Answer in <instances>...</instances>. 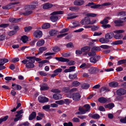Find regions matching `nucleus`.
Returning a JSON list of instances; mask_svg holds the SVG:
<instances>
[{
  "mask_svg": "<svg viewBox=\"0 0 126 126\" xmlns=\"http://www.w3.org/2000/svg\"><path fill=\"white\" fill-rule=\"evenodd\" d=\"M34 57L29 56L26 57V59H28V61L26 65V67L28 68H32L34 67V65L33 63L35 62V61L34 59Z\"/></svg>",
  "mask_w": 126,
  "mask_h": 126,
  "instance_id": "f257e3e1",
  "label": "nucleus"
},
{
  "mask_svg": "<svg viewBox=\"0 0 126 126\" xmlns=\"http://www.w3.org/2000/svg\"><path fill=\"white\" fill-rule=\"evenodd\" d=\"M63 13V11H54L50 14V15H52L50 17L51 20L53 22H54L56 21L58 19V16L56 15L59 14H62Z\"/></svg>",
  "mask_w": 126,
  "mask_h": 126,
  "instance_id": "f03ea898",
  "label": "nucleus"
},
{
  "mask_svg": "<svg viewBox=\"0 0 126 126\" xmlns=\"http://www.w3.org/2000/svg\"><path fill=\"white\" fill-rule=\"evenodd\" d=\"M55 59L60 62H67V64L69 65H73L75 63V62L74 61H69L68 59L62 57H56Z\"/></svg>",
  "mask_w": 126,
  "mask_h": 126,
  "instance_id": "7ed1b4c3",
  "label": "nucleus"
},
{
  "mask_svg": "<svg viewBox=\"0 0 126 126\" xmlns=\"http://www.w3.org/2000/svg\"><path fill=\"white\" fill-rule=\"evenodd\" d=\"M67 96L70 98H72L75 101H79L81 97V95L79 93H74L71 95L69 94H68Z\"/></svg>",
  "mask_w": 126,
  "mask_h": 126,
  "instance_id": "20e7f679",
  "label": "nucleus"
},
{
  "mask_svg": "<svg viewBox=\"0 0 126 126\" xmlns=\"http://www.w3.org/2000/svg\"><path fill=\"white\" fill-rule=\"evenodd\" d=\"M23 111L22 109L17 111L16 113L17 114L15 115L16 117L14 119V121L15 122H16L20 120L22 117L23 116V115H21V114L23 113Z\"/></svg>",
  "mask_w": 126,
  "mask_h": 126,
  "instance_id": "39448f33",
  "label": "nucleus"
},
{
  "mask_svg": "<svg viewBox=\"0 0 126 126\" xmlns=\"http://www.w3.org/2000/svg\"><path fill=\"white\" fill-rule=\"evenodd\" d=\"M81 108L82 109L83 113H85L87 112H89L90 110L91 107L90 105L88 104H86L84 105L82 107H81Z\"/></svg>",
  "mask_w": 126,
  "mask_h": 126,
  "instance_id": "423d86ee",
  "label": "nucleus"
},
{
  "mask_svg": "<svg viewBox=\"0 0 126 126\" xmlns=\"http://www.w3.org/2000/svg\"><path fill=\"white\" fill-rule=\"evenodd\" d=\"M90 18L87 16L85 17L80 21V23L82 25L90 24Z\"/></svg>",
  "mask_w": 126,
  "mask_h": 126,
  "instance_id": "0eeeda50",
  "label": "nucleus"
},
{
  "mask_svg": "<svg viewBox=\"0 0 126 126\" xmlns=\"http://www.w3.org/2000/svg\"><path fill=\"white\" fill-rule=\"evenodd\" d=\"M100 58V57L99 56H95L91 57L89 59L90 62L94 64L96 63L98 61Z\"/></svg>",
  "mask_w": 126,
  "mask_h": 126,
  "instance_id": "6e6552de",
  "label": "nucleus"
},
{
  "mask_svg": "<svg viewBox=\"0 0 126 126\" xmlns=\"http://www.w3.org/2000/svg\"><path fill=\"white\" fill-rule=\"evenodd\" d=\"M40 90L41 91L47 90L49 88V87L46 83H42L40 85Z\"/></svg>",
  "mask_w": 126,
  "mask_h": 126,
  "instance_id": "1a4fd4ad",
  "label": "nucleus"
},
{
  "mask_svg": "<svg viewBox=\"0 0 126 126\" xmlns=\"http://www.w3.org/2000/svg\"><path fill=\"white\" fill-rule=\"evenodd\" d=\"M99 71L97 67H91L88 70L89 73L91 74L96 73Z\"/></svg>",
  "mask_w": 126,
  "mask_h": 126,
  "instance_id": "9d476101",
  "label": "nucleus"
},
{
  "mask_svg": "<svg viewBox=\"0 0 126 126\" xmlns=\"http://www.w3.org/2000/svg\"><path fill=\"white\" fill-rule=\"evenodd\" d=\"M116 94L118 95L121 96L123 95L126 93V90L120 88L117 90L116 91Z\"/></svg>",
  "mask_w": 126,
  "mask_h": 126,
  "instance_id": "9b49d317",
  "label": "nucleus"
},
{
  "mask_svg": "<svg viewBox=\"0 0 126 126\" xmlns=\"http://www.w3.org/2000/svg\"><path fill=\"white\" fill-rule=\"evenodd\" d=\"M34 36L36 38H40L42 35V32L39 30H36L33 33Z\"/></svg>",
  "mask_w": 126,
  "mask_h": 126,
  "instance_id": "f8f14e48",
  "label": "nucleus"
},
{
  "mask_svg": "<svg viewBox=\"0 0 126 126\" xmlns=\"http://www.w3.org/2000/svg\"><path fill=\"white\" fill-rule=\"evenodd\" d=\"M84 1L83 0H76L74 2V5L77 6H81L84 3Z\"/></svg>",
  "mask_w": 126,
  "mask_h": 126,
  "instance_id": "ddd939ff",
  "label": "nucleus"
},
{
  "mask_svg": "<svg viewBox=\"0 0 126 126\" xmlns=\"http://www.w3.org/2000/svg\"><path fill=\"white\" fill-rule=\"evenodd\" d=\"M38 100L39 102L41 103H45L48 101V98L45 97L39 96L38 97Z\"/></svg>",
  "mask_w": 126,
  "mask_h": 126,
  "instance_id": "4468645a",
  "label": "nucleus"
},
{
  "mask_svg": "<svg viewBox=\"0 0 126 126\" xmlns=\"http://www.w3.org/2000/svg\"><path fill=\"white\" fill-rule=\"evenodd\" d=\"M114 35L112 32H110L106 33L105 35V38L107 40L111 39Z\"/></svg>",
  "mask_w": 126,
  "mask_h": 126,
  "instance_id": "2eb2a0df",
  "label": "nucleus"
},
{
  "mask_svg": "<svg viewBox=\"0 0 126 126\" xmlns=\"http://www.w3.org/2000/svg\"><path fill=\"white\" fill-rule=\"evenodd\" d=\"M36 8V5H26L25 8V9L28 10H32Z\"/></svg>",
  "mask_w": 126,
  "mask_h": 126,
  "instance_id": "dca6fc26",
  "label": "nucleus"
},
{
  "mask_svg": "<svg viewBox=\"0 0 126 126\" xmlns=\"http://www.w3.org/2000/svg\"><path fill=\"white\" fill-rule=\"evenodd\" d=\"M91 47L90 46H87L83 47L81 48V50L82 52H87L90 50Z\"/></svg>",
  "mask_w": 126,
  "mask_h": 126,
  "instance_id": "f3484780",
  "label": "nucleus"
},
{
  "mask_svg": "<svg viewBox=\"0 0 126 126\" xmlns=\"http://www.w3.org/2000/svg\"><path fill=\"white\" fill-rule=\"evenodd\" d=\"M53 6V5L48 3H45L43 5V8L47 9L51 8Z\"/></svg>",
  "mask_w": 126,
  "mask_h": 126,
  "instance_id": "a211bd4d",
  "label": "nucleus"
},
{
  "mask_svg": "<svg viewBox=\"0 0 126 126\" xmlns=\"http://www.w3.org/2000/svg\"><path fill=\"white\" fill-rule=\"evenodd\" d=\"M25 10L26 11L20 14V15H23L25 16H26L30 15L32 13V11L31 10H27V9Z\"/></svg>",
  "mask_w": 126,
  "mask_h": 126,
  "instance_id": "6ab92c4d",
  "label": "nucleus"
},
{
  "mask_svg": "<svg viewBox=\"0 0 126 126\" xmlns=\"http://www.w3.org/2000/svg\"><path fill=\"white\" fill-rule=\"evenodd\" d=\"M36 114V112L35 111H33L32 113L30 115L29 117V120H32L35 118Z\"/></svg>",
  "mask_w": 126,
  "mask_h": 126,
  "instance_id": "aec40b11",
  "label": "nucleus"
},
{
  "mask_svg": "<svg viewBox=\"0 0 126 126\" xmlns=\"http://www.w3.org/2000/svg\"><path fill=\"white\" fill-rule=\"evenodd\" d=\"M109 86L110 87H117L118 86V83L116 81H112L109 84Z\"/></svg>",
  "mask_w": 126,
  "mask_h": 126,
  "instance_id": "412c9836",
  "label": "nucleus"
},
{
  "mask_svg": "<svg viewBox=\"0 0 126 126\" xmlns=\"http://www.w3.org/2000/svg\"><path fill=\"white\" fill-rule=\"evenodd\" d=\"M57 32V31L55 29L50 30L49 32V34L51 36H53L56 35Z\"/></svg>",
  "mask_w": 126,
  "mask_h": 126,
  "instance_id": "4be33fe9",
  "label": "nucleus"
},
{
  "mask_svg": "<svg viewBox=\"0 0 126 126\" xmlns=\"http://www.w3.org/2000/svg\"><path fill=\"white\" fill-rule=\"evenodd\" d=\"M53 98L55 100H58L61 99L62 96L60 94H54L53 95Z\"/></svg>",
  "mask_w": 126,
  "mask_h": 126,
  "instance_id": "5701e85b",
  "label": "nucleus"
},
{
  "mask_svg": "<svg viewBox=\"0 0 126 126\" xmlns=\"http://www.w3.org/2000/svg\"><path fill=\"white\" fill-rule=\"evenodd\" d=\"M114 106V104L112 103L105 105L104 106V107L105 108H108L110 110L112 109Z\"/></svg>",
  "mask_w": 126,
  "mask_h": 126,
  "instance_id": "b1692460",
  "label": "nucleus"
},
{
  "mask_svg": "<svg viewBox=\"0 0 126 126\" xmlns=\"http://www.w3.org/2000/svg\"><path fill=\"white\" fill-rule=\"evenodd\" d=\"M98 101L101 103H105L107 101V99L105 97H101L99 98Z\"/></svg>",
  "mask_w": 126,
  "mask_h": 126,
  "instance_id": "393cba45",
  "label": "nucleus"
},
{
  "mask_svg": "<svg viewBox=\"0 0 126 126\" xmlns=\"http://www.w3.org/2000/svg\"><path fill=\"white\" fill-rule=\"evenodd\" d=\"M28 38L27 36L24 35L21 36L20 40L22 41L23 43H25L28 41Z\"/></svg>",
  "mask_w": 126,
  "mask_h": 126,
  "instance_id": "a878e982",
  "label": "nucleus"
},
{
  "mask_svg": "<svg viewBox=\"0 0 126 126\" xmlns=\"http://www.w3.org/2000/svg\"><path fill=\"white\" fill-rule=\"evenodd\" d=\"M69 9L72 11H78L79 9V8L77 6H72L70 7Z\"/></svg>",
  "mask_w": 126,
  "mask_h": 126,
  "instance_id": "bb28decb",
  "label": "nucleus"
},
{
  "mask_svg": "<svg viewBox=\"0 0 126 126\" xmlns=\"http://www.w3.org/2000/svg\"><path fill=\"white\" fill-rule=\"evenodd\" d=\"M73 26H70V27L71 28H74L79 26L80 25L79 23L77 21H75L73 23Z\"/></svg>",
  "mask_w": 126,
  "mask_h": 126,
  "instance_id": "cd10ccee",
  "label": "nucleus"
},
{
  "mask_svg": "<svg viewBox=\"0 0 126 126\" xmlns=\"http://www.w3.org/2000/svg\"><path fill=\"white\" fill-rule=\"evenodd\" d=\"M90 87V85L88 83H84L81 85V87L83 89H87Z\"/></svg>",
  "mask_w": 126,
  "mask_h": 126,
  "instance_id": "c85d7f7f",
  "label": "nucleus"
},
{
  "mask_svg": "<svg viewBox=\"0 0 126 126\" xmlns=\"http://www.w3.org/2000/svg\"><path fill=\"white\" fill-rule=\"evenodd\" d=\"M123 36L122 34H117L114 36V37L116 39H119L122 38Z\"/></svg>",
  "mask_w": 126,
  "mask_h": 126,
  "instance_id": "c756f323",
  "label": "nucleus"
},
{
  "mask_svg": "<svg viewBox=\"0 0 126 126\" xmlns=\"http://www.w3.org/2000/svg\"><path fill=\"white\" fill-rule=\"evenodd\" d=\"M50 26V25L49 23H46L43 24L42 27V28L43 29H47L49 28Z\"/></svg>",
  "mask_w": 126,
  "mask_h": 126,
  "instance_id": "7c9ffc66",
  "label": "nucleus"
},
{
  "mask_svg": "<svg viewBox=\"0 0 126 126\" xmlns=\"http://www.w3.org/2000/svg\"><path fill=\"white\" fill-rule=\"evenodd\" d=\"M45 43V41L44 40H42L38 41L37 43V46H42Z\"/></svg>",
  "mask_w": 126,
  "mask_h": 126,
  "instance_id": "2f4dec72",
  "label": "nucleus"
},
{
  "mask_svg": "<svg viewBox=\"0 0 126 126\" xmlns=\"http://www.w3.org/2000/svg\"><path fill=\"white\" fill-rule=\"evenodd\" d=\"M80 84V83L77 81H73L72 84L73 86L77 87L79 86Z\"/></svg>",
  "mask_w": 126,
  "mask_h": 126,
  "instance_id": "473e14b6",
  "label": "nucleus"
},
{
  "mask_svg": "<svg viewBox=\"0 0 126 126\" xmlns=\"http://www.w3.org/2000/svg\"><path fill=\"white\" fill-rule=\"evenodd\" d=\"M99 41L101 43H107L109 41V40H107L106 38L105 39L103 38H102L99 39Z\"/></svg>",
  "mask_w": 126,
  "mask_h": 126,
  "instance_id": "72a5a7b5",
  "label": "nucleus"
},
{
  "mask_svg": "<svg viewBox=\"0 0 126 126\" xmlns=\"http://www.w3.org/2000/svg\"><path fill=\"white\" fill-rule=\"evenodd\" d=\"M123 41L121 40H119L115 41L112 43V44L113 45H118L123 44Z\"/></svg>",
  "mask_w": 126,
  "mask_h": 126,
  "instance_id": "f704fd0d",
  "label": "nucleus"
},
{
  "mask_svg": "<svg viewBox=\"0 0 126 126\" xmlns=\"http://www.w3.org/2000/svg\"><path fill=\"white\" fill-rule=\"evenodd\" d=\"M88 54L89 56L90 57L94 56H95L96 55L95 52L94 51H92V49L91 50V51L88 52Z\"/></svg>",
  "mask_w": 126,
  "mask_h": 126,
  "instance_id": "c9c22d12",
  "label": "nucleus"
},
{
  "mask_svg": "<svg viewBox=\"0 0 126 126\" xmlns=\"http://www.w3.org/2000/svg\"><path fill=\"white\" fill-rule=\"evenodd\" d=\"M78 110L79 111L76 112L75 113L76 114H84V113H83V111L82 110V109L81 108L80 106L79 107Z\"/></svg>",
  "mask_w": 126,
  "mask_h": 126,
  "instance_id": "e433bc0d",
  "label": "nucleus"
},
{
  "mask_svg": "<svg viewBox=\"0 0 126 126\" xmlns=\"http://www.w3.org/2000/svg\"><path fill=\"white\" fill-rule=\"evenodd\" d=\"M46 49L47 48L45 47H41L39 49V53H41L43 51L46 50Z\"/></svg>",
  "mask_w": 126,
  "mask_h": 126,
  "instance_id": "4c0bfd02",
  "label": "nucleus"
},
{
  "mask_svg": "<svg viewBox=\"0 0 126 126\" xmlns=\"http://www.w3.org/2000/svg\"><path fill=\"white\" fill-rule=\"evenodd\" d=\"M91 117L94 119H97L100 118V116L98 114H94L93 115L91 116Z\"/></svg>",
  "mask_w": 126,
  "mask_h": 126,
  "instance_id": "58836bf2",
  "label": "nucleus"
},
{
  "mask_svg": "<svg viewBox=\"0 0 126 126\" xmlns=\"http://www.w3.org/2000/svg\"><path fill=\"white\" fill-rule=\"evenodd\" d=\"M8 116L7 115L4 117L3 118H0V124L3 122L6 121L8 119Z\"/></svg>",
  "mask_w": 126,
  "mask_h": 126,
  "instance_id": "ea45409f",
  "label": "nucleus"
},
{
  "mask_svg": "<svg viewBox=\"0 0 126 126\" xmlns=\"http://www.w3.org/2000/svg\"><path fill=\"white\" fill-rule=\"evenodd\" d=\"M126 13L125 11L119 12L117 13V15L118 16H123L126 15Z\"/></svg>",
  "mask_w": 126,
  "mask_h": 126,
  "instance_id": "a19ab883",
  "label": "nucleus"
},
{
  "mask_svg": "<svg viewBox=\"0 0 126 126\" xmlns=\"http://www.w3.org/2000/svg\"><path fill=\"white\" fill-rule=\"evenodd\" d=\"M77 76V74H75L73 75H69V77L70 79H75Z\"/></svg>",
  "mask_w": 126,
  "mask_h": 126,
  "instance_id": "79ce46f5",
  "label": "nucleus"
},
{
  "mask_svg": "<svg viewBox=\"0 0 126 126\" xmlns=\"http://www.w3.org/2000/svg\"><path fill=\"white\" fill-rule=\"evenodd\" d=\"M125 31L123 30H119L114 31H113V32L115 33L120 34L124 33Z\"/></svg>",
  "mask_w": 126,
  "mask_h": 126,
  "instance_id": "37998d69",
  "label": "nucleus"
},
{
  "mask_svg": "<svg viewBox=\"0 0 126 126\" xmlns=\"http://www.w3.org/2000/svg\"><path fill=\"white\" fill-rule=\"evenodd\" d=\"M55 103L57 104L60 105H62L65 103L64 101L62 100L56 101H55Z\"/></svg>",
  "mask_w": 126,
  "mask_h": 126,
  "instance_id": "c03bdc74",
  "label": "nucleus"
},
{
  "mask_svg": "<svg viewBox=\"0 0 126 126\" xmlns=\"http://www.w3.org/2000/svg\"><path fill=\"white\" fill-rule=\"evenodd\" d=\"M126 63V59H123L118 61L117 62V65H120Z\"/></svg>",
  "mask_w": 126,
  "mask_h": 126,
  "instance_id": "a18cd8bd",
  "label": "nucleus"
},
{
  "mask_svg": "<svg viewBox=\"0 0 126 126\" xmlns=\"http://www.w3.org/2000/svg\"><path fill=\"white\" fill-rule=\"evenodd\" d=\"M108 22V20L106 19L105 18L103 20L100 21V23L103 25H104L107 24Z\"/></svg>",
  "mask_w": 126,
  "mask_h": 126,
  "instance_id": "49530a36",
  "label": "nucleus"
},
{
  "mask_svg": "<svg viewBox=\"0 0 126 126\" xmlns=\"http://www.w3.org/2000/svg\"><path fill=\"white\" fill-rule=\"evenodd\" d=\"M101 6V5L100 4L96 5L94 3V4L93 5V6H91V7L92 8L96 9L98 8Z\"/></svg>",
  "mask_w": 126,
  "mask_h": 126,
  "instance_id": "de8ad7c7",
  "label": "nucleus"
},
{
  "mask_svg": "<svg viewBox=\"0 0 126 126\" xmlns=\"http://www.w3.org/2000/svg\"><path fill=\"white\" fill-rule=\"evenodd\" d=\"M92 51H94L95 52L96 51L100 50V48L99 47H94L92 48Z\"/></svg>",
  "mask_w": 126,
  "mask_h": 126,
  "instance_id": "09e8293b",
  "label": "nucleus"
},
{
  "mask_svg": "<svg viewBox=\"0 0 126 126\" xmlns=\"http://www.w3.org/2000/svg\"><path fill=\"white\" fill-rule=\"evenodd\" d=\"M52 50L55 52H58L60 50V48L58 47H55L52 48Z\"/></svg>",
  "mask_w": 126,
  "mask_h": 126,
  "instance_id": "8fccbe9b",
  "label": "nucleus"
},
{
  "mask_svg": "<svg viewBox=\"0 0 126 126\" xmlns=\"http://www.w3.org/2000/svg\"><path fill=\"white\" fill-rule=\"evenodd\" d=\"M50 108V105H47L44 106L42 108L43 109L46 110H48Z\"/></svg>",
  "mask_w": 126,
  "mask_h": 126,
  "instance_id": "3c124183",
  "label": "nucleus"
},
{
  "mask_svg": "<svg viewBox=\"0 0 126 126\" xmlns=\"http://www.w3.org/2000/svg\"><path fill=\"white\" fill-rule=\"evenodd\" d=\"M91 30L93 31H95L97 30L99 28V26H94L91 27Z\"/></svg>",
  "mask_w": 126,
  "mask_h": 126,
  "instance_id": "603ef678",
  "label": "nucleus"
},
{
  "mask_svg": "<svg viewBox=\"0 0 126 126\" xmlns=\"http://www.w3.org/2000/svg\"><path fill=\"white\" fill-rule=\"evenodd\" d=\"M88 17L89 16H91L92 17H94L97 16V15L94 13H89L87 14L86 15Z\"/></svg>",
  "mask_w": 126,
  "mask_h": 126,
  "instance_id": "864d4df0",
  "label": "nucleus"
},
{
  "mask_svg": "<svg viewBox=\"0 0 126 126\" xmlns=\"http://www.w3.org/2000/svg\"><path fill=\"white\" fill-rule=\"evenodd\" d=\"M68 30L69 29L68 28H64L59 33H65L67 32Z\"/></svg>",
  "mask_w": 126,
  "mask_h": 126,
  "instance_id": "5fc2aeb1",
  "label": "nucleus"
},
{
  "mask_svg": "<svg viewBox=\"0 0 126 126\" xmlns=\"http://www.w3.org/2000/svg\"><path fill=\"white\" fill-rule=\"evenodd\" d=\"M51 91L54 93H60L61 92L60 91L57 89H53L51 90Z\"/></svg>",
  "mask_w": 126,
  "mask_h": 126,
  "instance_id": "6e6d98bb",
  "label": "nucleus"
},
{
  "mask_svg": "<svg viewBox=\"0 0 126 126\" xmlns=\"http://www.w3.org/2000/svg\"><path fill=\"white\" fill-rule=\"evenodd\" d=\"M100 47L104 49H108L110 48V47L107 45H102Z\"/></svg>",
  "mask_w": 126,
  "mask_h": 126,
  "instance_id": "4d7b16f0",
  "label": "nucleus"
},
{
  "mask_svg": "<svg viewBox=\"0 0 126 126\" xmlns=\"http://www.w3.org/2000/svg\"><path fill=\"white\" fill-rule=\"evenodd\" d=\"M63 125L64 126H73L72 123L70 122H68V123H63Z\"/></svg>",
  "mask_w": 126,
  "mask_h": 126,
  "instance_id": "13d9d810",
  "label": "nucleus"
},
{
  "mask_svg": "<svg viewBox=\"0 0 126 126\" xmlns=\"http://www.w3.org/2000/svg\"><path fill=\"white\" fill-rule=\"evenodd\" d=\"M32 29V27L30 26H28L24 28L25 32H26L30 31Z\"/></svg>",
  "mask_w": 126,
  "mask_h": 126,
  "instance_id": "bf43d9fd",
  "label": "nucleus"
},
{
  "mask_svg": "<svg viewBox=\"0 0 126 126\" xmlns=\"http://www.w3.org/2000/svg\"><path fill=\"white\" fill-rule=\"evenodd\" d=\"M9 25L8 24H3L0 25V27L5 28Z\"/></svg>",
  "mask_w": 126,
  "mask_h": 126,
  "instance_id": "052dcab7",
  "label": "nucleus"
},
{
  "mask_svg": "<svg viewBox=\"0 0 126 126\" xmlns=\"http://www.w3.org/2000/svg\"><path fill=\"white\" fill-rule=\"evenodd\" d=\"M39 73L40 75L42 76H46L47 75L46 73L43 71H40Z\"/></svg>",
  "mask_w": 126,
  "mask_h": 126,
  "instance_id": "680f3d73",
  "label": "nucleus"
},
{
  "mask_svg": "<svg viewBox=\"0 0 126 126\" xmlns=\"http://www.w3.org/2000/svg\"><path fill=\"white\" fill-rule=\"evenodd\" d=\"M62 69L61 68L57 69L54 71L53 72L55 73H60L62 72Z\"/></svg>",
  "mask_w": 126,
  "mask_h": 126,
  "instance_id": "e2e57ef3",
  "label": "nucleus"
},
{
  "mask_svg": "<svg viewBox=\"0 0 126 126\" xmlns=\"http://www.w3.org/2000/svg\"><path fill=\"white\" fill-rule=\"evenodd\" d=\"M120 121L122 123H126V116L124 118L121 119Z\"/></svg>",
  "mask_w": 126,
  "mask_h": 126,
  "instance_id": "0e129e2a",
  "label": "nucleus"
},
{
  "mask_svg": "<svg viewBox=\"0 0 126 126\" xmlns=\"http://www.w3.org/2000/svg\"><path fill=\"white\" fill-rule=\"evenodd\" d=\"M5 36L4 34H2L0 35V41H2L5 39Z\"/></svg>",
  "mask_w": 126,
  "mask_h": 126,
  "instance_id": "69168bd1",
  "label": "nucleus"
},
{
  "mask_svg": "<svg viewBox=\"0 0 126 126\" xmlns=\"http://www.w3.org/2000/svg\"><path fill=\"white\" fill-rule=\"evenodd\" d=\"M114 23L116 24H122L123 23V21L120 20H115L114 22Z\"/></svg>",
  "mask_w": 126,
  "mask_h": 126,
  "instance_id": "338daca9",
  "label": "nucleus"
},
{
  "mask_svg": "<svg viewBox=\"0 0 126 126\" xmlns=\"http://www.w3.org/2000/svg\"><path fill=\"white\" fill-rule=\"evenodd\" d=\"M16 32L14 31H12L9 32L8 34L10 36H12L15 34Z\"/></svg>",
  "mask_w": 126,
  "mask_h": 126,
  "instance_id": "774afa93",
  "label": "nucleus"
}]
</instances>
